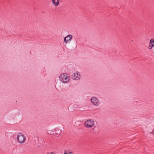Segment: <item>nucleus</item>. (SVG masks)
<instances>
[{
  "label": "nucleus",
  "instance_id": "obj_5",
  "mask_svg": "<svg viewBox=\"0 0 154 154\" xmlns=\"http://www.w3.org/2000/svg\"><path fill=\"white\" fill-rule=\"evenodd\" d=\"M72 78L74 80H78L80 79V75L77 72L75 73L74 75H72Z\"/></svg>",
  "mask_w": 154,
  "mask_h": 154
},
{
  "label": "nucleus",
  "instance_id": "obj_4",
  "mask_svg": "<svg viewBox=\"0 0 154 154\" xmlns=\"http://www.w3.org/2000/svg\"><path fill=\"white\" fill-rule=\"evenodd\" d=\"M91 101L92 103L95 106H98L99 104L98 100L95 97H93L91 99Z\"/></svg>",
  "mask_w": 154,
  "mask_h": 154
},
{
  "label": "nucleus",
  "instance_id": "obj_3",
  "mask_svg": "<svg viewBox=\"0 0 154 154\" xmlns=\"http://www.w3.org/2000/svg\"><path fill=\"white\" fill-rule=\"evenodd\" d=\"M94 122L92 119L87 120L85 123V126L87 128L92 127L94 125Z\"/></svg>",
  "mask_w": 154,
  "mask_h": 154
},
{
  "label": "nucleus",
  "instance_id": "obj_8",
  "mask_svg": "<svg viewBox=\"0 0 154 154\" xmlns=\"http://www.w3.org/2000/svg\"><path fill=\"white\" fill-rule=\"evenodd\" d=\"M55 132V134L58 135H60L61 133V130H56Z\"/></svg>",
  "mask_w": 154,
  "mask_h": 154
},
{
  "label": "nucleus",
  "instance_id": "obj_14",
  "mask_svg": "<svg viewBox=\"0 0 154 154\" xmlns=\"http://www.w3.org/2000/svg\"><path fill=\"white\" fill-rule=\"evenodd\" d=\"M150 46L152 47V48L153 47H154V45L153 43L151 44L150 45Z\"/></svg>",
  "mask_w": 154,
  "mask_h": 154
},
{
  "label": "nucleus",
  "instance_id": "obj_1",
  "mask_svg": "<svg viewBox=\"0 0 154 154\" xmlns=\"http://www.w3.org/2000/svg\"><path fill=\"white\" fill-rule=\"evenodd\" d=\"M60 80L63 83H66L69 82V76L66 73H63L59 77Z\"/></svg>",
  "mask_w": 154,
  "mask_h": 154
},
{
  "label": "nucleus",
  "instance_id": "obj_13",
  "mask_svg": "<svg viewBox=\"0 0 154 154\" xmlns=\"http://www.w3.org/2000/svg\"><path fill=\"white\" fill-rule=\"evenodd\" d=\"M150 133L153 135H154V130L150 132Z\"/></svg>",
  "mask_w": 154,
  "mask_h": 154
},
{
  "label": "nucleus",
  "instance_id": "obj_10",
  "mask_svg": "<svg viewBox=\"0 0 154 154\" xmlns=\"http://www.w3.org/2000/svg\"><path fill=\"white\" fill-rule=\"evenodd\" d=\"M154 43V38L151 39L149 41V44L151 45V44Z\"/></svg>",
  "mask_w": 154,
  "mask_h": 154
},
{
  "label": "nucleus",
  "instance_id": "obj_6",
  "mask_svg": "<svg viewBox=\"0 0 154 154\" xmlns=\"http://www.w3.org/2000/svg\"><path fill=\"white\" fill-rule=\"evenodd\" d=\"M72 36L71 35H69L65 37L64 38V42L66 43H69L72 39Z\"/></svg>",
  "mask_w": 154,
  "mask_h": 154
},
{
  "label": "nucleus",
  "instance_id": "obj_11",
  "mask_svg": "<svg viewBox=\"0 0 154 154\" xmlns=\"http://www.w3.org/2000/svg\"><path fill=\"white\" fill-rule=\"evenodd\" d=\"M47 154H55V152H51L50 153L48 152Z\"/></svg>",
  "mask_w": 154,
  "mask_h": 154
},
{
  "label": "nucleus",
  "instance_id": "obj_7",
  "mask_svg": "<svg viewBox=\"0 0 154 154\" xmlns=\"http://www.w3.org/2000/svg\"><path fill=\"white\" fill-rule=\"evenodd\" d=\"M52 2L53 4L55 6H57L59 4V0H52Z\"/></svg>",
  "mask_w": 154,
  "mask_h": 154
},
{
  "label": "nucleus",
  "instance_id": "obj_2",
  "mask_svg": "<svg viewBox=\"0 0 154 154\" xmlns=\"http://www.w3.org/2000/svg\"><path fill=\"white\" fill-rule=\"evenodd\" d=\"M17 140L18 142L20 143H23L26 140V137L21 133L18 134L17 136Z\"/></svg>",
  "mask_w": 154,
  "mask_h": 154
},
{
  "label": "nucleus",
  "instance_id": "obj_9",
  "mask_svg": "<svg viewBox=\"0 0 154 154\" xmlns=\"http://www.w3.org/2000/svg\"><path fill=\"white\" fill-rule=\"evenodd\" d=\"M47 133L48 134L50 135H53L54 134L53 131L51 130H50L47 131Z\"/></svg>",
  "mask_w": 154,
  "mask_h": 154
},
{
  "label": "nucleus",
  "instance_id": "obj_12",
  "mask_svg": "<svg viewBox=\"0 0 154 154\" xmlns=\"http://www.w3.org/2000/svg\"><path fill=\"white\" fill-rule=\"evenodd\" d=\"M150 44H149V49H151L152 48V47L151 46H150Z\"/></svg>",
  "mask_w": 154,
  "mask_h": 154
}]
</instances>
